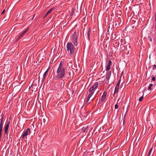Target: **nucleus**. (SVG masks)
Here are the masks:
<instances>
[{"label": "nucleus", "instance_id": "4468645a", "mask_svg": "<svg viewBox=\"0 0 156 156\" xmlns=\"http://www.w3.org/2000/svg\"><path fill=\"white\" fill-rule=\"evenodd\" d=\"M54 9V8H52L51 9L49 10H48L47 13L45 14L44 16L46 17L47 16H48L51 12Z\"/></svg>", "mask_w": 156, "mask_h": 156}, {"label": "nucleus", "instance_id": "20e7f679", "mask_svg": "<svg viewBox=\"0 0 156 156\" xmlns=\"http://www.w3.org/2000/svg\"><path fill=\"white\" fill-rule=\"evenodd\" d=\"M30 130L29 128H27L24 132L21 135L20 138L23 140L25 137H27V135L30 134Z\"/></svg>", "mask_w": 156, "mask_h": 156}, {"label": "nucleus", "instance_id": "dca6fc26", "mask_svg": "<svg viewBox=\"0 0 156 156\" xmlns=\"http://www.w3.org/2000/svg\"><path fill=\"white\" fill-rule=\"evenodd\" d=\"M111 73H112L111 71H110V72H109L108 73L107 75V76H106V78L107 80H109L110 79V77L111 75Z\"/></svg>", "mask_w": 156, "mask_h": 156}, {"label": "nucleus", "instance_id": "1a4fd4ad", "mask_svg": "<svg viewBox=\"0 0 156 156\" xmlns=\"http://www.w3.org/2000/svg\"><path fill=\"white\" fill-rule=\"evenodd\" d=\"M91 28L90 27H89L87 30V33L88 39L89 41L90 40V34L91 33Z\"/></svg>", "mask_w": 156, "mask_h": 156}, {"label": "nucleus", "instance_id": "9b49d317", "mask_svg": "<svg viewBox=\"0 0 156 156\" xmlns=\"http://www.w3.org/2000/svg\"><path fill=\"white\" fill-rule=\"evenodd\" d=\"M119 86H117L116 85V86L115 88L114 92V93L113 94L114 96V95H115V94L117 93L118 92L119 90Z\"/></svg>", "mask_w": 156, "mask_h": 156}, {"label": "nucleus", "instance_id": "aec40b11", "mask_svg": "<svg viewBox=\"0 0 156 156\" xmlns=\"http://www.w3.org/2000/svg\"><path fill=\"white\" fill-rule=\"evenodd\" d=\"M153 84L152 83H151L149 84V87H148V90H151V87H152Z\"/></svg>", "mask_w": 156, "mask_h": 156}, {"label": "nucleus", "instance_id": "c9c22d12", "mask_svg": "<svg viewBox=\"0 0 156 156\" xmlns=\"http://www.w3.org/2000/svg\"><path fill=\"white\" fill-rule=\"evenodd\" d=\"M33 85V84H32L31 86V87H32V86Z\"/></svg>", "mask_w": 156, "mask_h": 156}, {"label": "nucleus", "instance_id": "cd10ccee", "mask_svg": "<svg viewBox=\"0 0 156 156\" xmlns=\"http://www.w3.org/2000/svg\"><path fill=\"white\" fill-rule=\"evenodd\" d=\"M155 69H156V65L154 64L153 66V69L154 70Z\"/></svg>", "mask_w": 156, "mask_h": 156}, {"label": "nucleus", "instance_id": "393cba45", "mask_svg": "<svg viewBox=\"0 0 156 156\" xmlns=\"http://www.w3.org/2000/svg\"><path fill=\"white\" fill-rule=\"evenodd\" d=\"M108 65H110V66H111V64H112V61L111 60H109L108 61Z\"/></svg>", "mask_w": 156, "mask_h": 156}, {"label": "nucleus", "instance_id": "4c0bfd02", "mask_svg": "<svg viewBox=\"0 0 156 156\" xmlns=\"http://www.w3.org/2000/svg\"><path fill=\"white\" fill-rule=\"evenodd\" d=\"M73 13H72V14L71 15V16H72L73 15Z\"/></svg>", "mask_w": 156, "mask_h": 156}, {"label": "nucleus", "instance_id": "412c9836", "mask_svg": "<svg viewBox=\"0 0 156 156\" xmlns=\"http://www.w3.org/2000/svg\"><path fill=\"white\" fill-rule=\"evenodd\" d=\"M152 149H153V147H152L150 149V150L149 151V152L148 153V156H150V154L151 153V152L152 151Z\"/></svg>", "mask_w": 156, "mask_h": 156}, {"label": "nucleus", "instance_id": "5701e85b", "mask_svg": "<svg viewBox=\"0 0 156 156\" xmlns=\"http://www.w3.org/2000/svg\"><path fill=\"white\" fill-rule=\"evenodd\" d=\"M143 98V96H142L139 99V101H142V100Z\"/></svg>", "mask_w": 156, "mask_h": 156}, {"label": "nucleus", "instance_id": "a878e982", "mask_svg": "<svg viewBox=\"0 0 156 156\" xmlns=\"http://www.w3.org/2000/svg\"><path fill=\"white\" fill-rule=\"evenodd\" d=\"M90 97H89L88 96H87V98L86 100V101L87 102L89 101V99H90Z\"/></svg>", "mask_w": 156, "mask_h": 156}, {"label": "nucleus", "instance_id": "2f4dec72", "mask_svg": "<svg viewBox=\"0 0 156 156\" xmlns=\"http://www.w3.org/2000/svg\"><path fill=\"white\" fill-rule=\"evenodd\" d=\"M5 9H4V10L3 11H2V12L1 13V14L2 15L4 13V12H5Z\"/></svg>", "mask_w": 156, "mask_h": 156}, {"label": "nucleus", "instance_id": "473e14b6", "mask_svg": "<svg viewBox=\"0 0 156 156\" xmlns=\"http://www.w3.org/2000/svg\"><path fill=\"white\" fill-rule=\"evenodd\" d=\"M113 34L115 35V34H114V33H112V38H113Z\"/></svg>", "mask_w": 156, "mask_h": 156}, {"label": "nucleus", "instance_id": "72a5a7b5", "mask_svg": "<svg viewBox=\"0 0 156 156\" xmlns=\"http://www.w3.org/2000/svg\"><path fill=\"white\" fill-rule=\"evenodd\" d=\"M154 20L156 21V16H155L154 17Z\"/></svg>", "mask_w": 156, "mask_h": 156}, {"label": "nucleus", "instance_id": "423d86ee", "mask_svg": "<svg viewBox=\"0 0 156 156\" xmlns=\"http://www.w3.org/2000/svg\"><path fill=\"white\" fill-rule=\"evenodd\" d=\"M10 123V121H9L5 125V127L4 132L6 134H7Z\"/></svg>", "mask_w": 156, "mask_h": 156}, {"label": "nucleus", "instance_id": "58836bf2", "mask_svg": "<svg viewBox=\"0 0 156 156\" xmlns=\"http://www.w3.org/2000/svg\"><path fill=\"white\" fill-rule=\"evenodd\" d=\"M34 16H33V18L32 19H33L34 18Z\"/></svg>", "mask_w": 156, "mask_h": 156}, {"label": "nucleus", "instance_id": "7ed1b4c3", "mask_svg": "<svg viewBox=\"0 0 156 156\" xmlns=\"http://www.w3.org/2000/svg\"><path fill=\"white\" fill-rule=\"evenodd\" d=\"M78 35L77 33L75 31L72 38V41L75 46H77L78 43Z\"/></svg>", "mask_w": 156, "mask_h": 156}, {"label": "nucleus", "instance_id": "f704fd0d", "mask_svg": "<svg viewBox=\"0 0 156 156\" xmlns=\"http://www.w3.org/2000/svg\"><path fill=\"white\" fill-rule=\"evenodd\" d=\"M155 16H156V12L155 13Z\"/></svg>", "mask_w": 156, "mask_h": 156}, {"label": "nucleus", "instance_id": "c85d7f7f", "mask_svg": "<svg viewBox=\"0 0 156 156\" xmlns=\"http://www.w3.org/2000/svg\"><path fill=\"white\" fill-rule=\"evenodd\" d=\"M151 79H152V80L153 81H154L155 80V78L154 76H153L152 77Z\"/></svg>", "mask_w": 156, "mask_h": 156}, {"label": "nucleus", "instance_id": "f3484780", "mask_svg": "<svg viewBox=\"0 0 156 156\" xmlns=\"http://www.w3.org/2000/svg\"><path fill=\"white\" fill-rule=\"evenodd\" d=\"M3 126H0V140L1 139L2 131Z\"/></svg>", "mask_w": 156, "mask_h": 156}, {"label": "nucleus", "instance_id": "39448f33", "mask_svg": "<svg viewBox=\"0 0 156 156\" xmlns=\"http://www.w3.org/2000/svg\"><path fill=\"white\" fill-rule=\"evenodd\" d=\"M98 85V83L97 82L95 83L94 85L91 87L90 88L89 90V92L91 91H93L97 88Z\"/></svg>", "mask_w": 156, "mask_h": 156}, {"label": "nucleus", "instance_id": "f8f14e48", "mask_svg": "<svg viewBox=\"0 0 156 156\" xmlns=\"http://www.w3.org/2000/svg\"><path fill=\"white\" fill-rule=\"evenodd\" d=\"M88 127V126H86V127H83L82 128V132L83 133L84 132H87Z\"/></svg>", "mask_w": 156, "mask_h": 156}, {"label": "nucleus", "instance_id": "b1692460", "mask_svg": "<svg viewBox=\"0 0 156 156\" xmlns=\"http://www.w3.org/2000/svg\"><path fill=\"white\" fill-rule=\"evenodd\" d=\"M147 39H148L149 40V41L151 42H152V39L151 38V37L150 36H148V37Z\"/></svg>", "mask_w": 156, "mask_h": 156}, {"label": "nucleus", "instance_id": "2eb2a0df", "mask_svg": "<svg viewBox=\"0 0 156 156\" xmlns=\"http://www.w3.org/2000/svg\"><path fill=\"white\" fill-rule=\"evenodd\" d=\"M49 67H48L47 70L45 71L43 75V76L44 77H46L48 75V70L49 69Z\"/></svg>", "mask_w": 156, "mask_h": 156}, {"label": "nucleus", "instance_id": "c756f323", "mask_svg": "<svg viewBox=\"0 0 156 156\" xmlns=\"http://www.w3.org/2000/svg\"><path fill=\"white\" fill-rule=\"evenodd\" d=\"M118 105L117 104L115 105V109H116L118 108Z\"/></svg>", "mask_w": 156, "mask_h": 156}, {"label": "nucleus", "instance_id": "ddd939ff", "mask_svg": "<svg viewBox=\"0 0 156 156\" xmlns=\"http://www.w3.org/2000/svg\"><path fill=\"white\" fill-rule=\"evenodd\" d=\"M3 115H2V117L0 119V126H3Z\"/></svg>", "mask_w": 156, "mask_h": 156}, {"label": "nucleus", "instance_id": "f257e3e1", "mask_svg": "<svg viewBox=\"0 0 156 156\" xmlns=\"http://www.w3.org/2000/svg\"><path fill=\"white\" fill-rule=\"evenodd\" d=\"M69 75L67 73L66 74L65 71V69L63 67V65L61 62L59 64L57 70L56 74L57 75L55 77V80H58L61 78L63 77H67L68 78L70 75V72L68 73Z\"/></svg>", "mask_w": 156, "mask_h": 156}, {"label": "nucleus", "instance_id": "0eeeda50", "mask_svg": "<svg viewBox=\"0 0 156 156\" xmlns=\"http://www.w3.org/2000/svg\"><path fill=\"white\" fill-rule=\"evenodd\" d=\"M29 30V28H27L20 35L19 37L18 40L22 38L25 35V34Z\"/></svg>", "mask_w": 156, "mask_h": 156}, {"label": "nucleus", "instance_id": "bb28decb", "mask_svg": "<svg viewBox=\"0 0 156 156\" xmlns=\"http://www.w3.org/2000/svg\"><path fill=\"white\" fill-rule=\"evenodd\" d=\"M119 25V23L117 22H117H116L115 24V27L117 26V27H118Z\"/></svg>", "mask_w": 156, "mask_h": 156}, {"label": "nucleus", "instance_id": "9d476101", "mask_svg": "<svg viewBox=\"0 0 156 156\" xmlns=\"http://www.w3.org/2000/svg\"><path fill=\"white\" fill-rule=\"evenodd\" d=\"M107 94L106 91H104L103 93V95L101 97V101H103L105 99L106 95Z\"/></svg>", "mask_w": 156, "mask_h": 156}, {"label": "nucleus", "instance_id": "6ab92c4d", "mask_svg": "<svg viewBox=\"0 0 156 156\" xmlns=\"http://www.w3.org/2000/svg\"><path fill=\"white\" fill-rule=\"evenodd\" d=\"M121 76L118 81V82H117V84H116V86H119V85H120V82H121Z\"/></svg>", "mask_w": 156, "mask_h": 156}, {"label": "nucleus", "instance_id": "6e6552de", "mask_svg": "<svg viewBox=\"0 0 156 156\" xmlns=\"http://www.w3.org/2000/svg\"><path fill=\"white\" fill-rule=\"evenodd\" d=\"M43 120V122L44 124H47L48 122V119L47 117H42L41 119V121L42 122Z\"/></svg>", "mask_w": 156, "mask_h": 156}, {"label": "nucleus", "instance_id": "e433bc0d", "mask_svg": "<svg viewBox=\"0 0 156 156\" xmlns=\"http://www.w3.org/2000/svg\"><path fill=\"white\" fill-rule=\"evenodd\" d=\"M115 39V38L114 37V39H113V40H114V39Z\"/></svg>", "mask_w": 156, "mask_h": 156}, {"label": "nucleus", "instance_id": "a211bd4d", "mask_svg": "<svg viewBox=\"0 0 156 156\" xmlns=\"http://www.w3.org/2000/svg\"><path fill=\"white\" fill-rule=\"evenodd\" d=\"M110 66H111L108 65L106 66V70L107 71H109L110 69V68H111Z\"/></svg>", "mask_w": 156, "mask_h": 156}, {"label": "nucleus", "instance_id": "7c9ffc66", "mask_svg": "<svg viewBox=\"0 0 156 156\" xmlns=\"http://www.w3.org/2000/svg\"><path fill=\"white\" fill-rule=\"evenodd\" d=\"M45 77H44H44L43 76V78H42V82L43 83L44 82V79H45Z\"/></svg>", "mask_w": 156, "mask_h": 156}, {"label": "nucleus", "instance_id": "4be33fe9", "mask_svg": "<svg viewBox=\"0 0 156 156\" xmlns=\"http://www.w3.org/2000/svg\"><path fill=\"white\" fill-rule=\"evenodd\" d=\"M90 94L88 95V96L89 97H91V96L93 95V94L94 91H91L90 92Z\"/></svg>", "mask_w": 156, "mask_h": 156}, {"label": "nucleus", "instance_id": "f03ea898", "mask_svg": "<svg viewBox=\"0 0 156 156\" xmlns=\"http://www.w3.org/2000/svg\"><path fill=\"white\" fill-rule=\"evenodd\" d=\"M66 49L67 51L70 52V55H73L75 51V48L72 42H69L66 44Z\"/></svg>", "mask_w": 156, "mask_h": 156}]
</instances>
